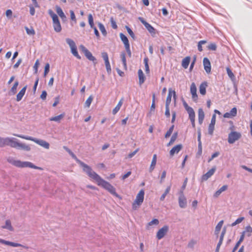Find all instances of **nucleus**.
Returning <instances> with one entry per match:
<instances>
[{"instance_id":"obj_38","label":"nucleus","mask_w":252,"mask_h":252,"mask_svg":"<svg viewBox=\"0 0 252 252\" xmlns=\"http://www.w3.org/2000/svg\"><path fill=\"white\" fill-rule=\"evenodd\" d=\"M148 61L149 59L147 57H146L144 59V63L145 64V71L146 73H149L150 72V69L148 65Z\"/></svg>"},{"instance_id":"obj_19","label":"nucleus","mask_w":252,"mask_h":252,"mask_svg":"<svg viewBox=\"0 0 252 252\" xmlns=\"http://www.w3.org/2000/svg\"><path fill=\"white\" fill-rule=\"evenodd\" d=\"M172 93H173V97L175 99V98H176V93H175V91H172L171 89H169L168 94V96H167V97L166 98V100L165 105L169 106V105H170V104L171 103V101Z\"/></svg>"},{"instance_id":"obj_44","label":"nucleus","mask_w":252,"mask_h":252,"mask_svg":"<svg viewBox=\"0 0 252 252\" xmlns=\"http://www.w3.org/2000/svg\"><path fill=\"white\" fill-rule=\"evenodd\" d=\"M88 21L90 25V27L92 28H94V20H93V17L91 14H90L88 16Z\"/></svg>"},{"instance_id":"obj_16","label":"nucleus","mask_w":252,"mask_h":252,"mask_svg":"<svg viewBox=\"0 0 252 252\" xmlns=\"http://www.w3.org/2000/svg\"><path fill=\"white\" fill-rule=\"evenodd\" d=\"M197 141L198 142V152L197 155L200 156L202 154V143L201 141V130L199 129L197 131Z\"/></svg>"},{"instance_id":"obj_31","label":"nucleus","mask_w":252,"mask_h":252,"mask_svg":"<svg viewBox=\"0 0 252 252\" xmlns=\"http://www.w3.org/2000/svg\"><path fill=\"white\" fill-rule=\"evenodd\" d=\"M227 189V185H224L222 187H221L218 190H217L214 194V196L215 197H218L222 192L225 191Z\"/></svg>"},{"instance_id":"obj_27","label":"nucleus","mask_w":252,"mask_h":252,"mask_svg":"<svg viewBox=\"0 0 252 252\" xmlns=\"http://www.w3.org/2000/svg\"><path fill=\"white\" fill-rule=\"evenodd\" d=\"M138 74L139 84L141 85L144 82L145 77L144 76V74L142 70L140 69L138 70Z\"/></svg>"},{"instance_id":"obj_61","label":"nucleus","mask_w":252,"mask_h":252,"mask_svg":"<svg viewBox=\"0 0 252 252\" xmlns=\"http://www.w3.org/2000/svg\"><path fill=\"white\" fill-rule=\"evenodd\" d=\"M70 13L71 19L72 21H74L75 22H76V19L75 15V14H74L73 11L70 10Z\"/></svg>"},{"instance_id":"obj_57","label":"nucleus","mask_w":252,"mask_h":252,"mask_svg":"<svg viewBox=\"0 0 252 252\" xmlns=\"http://www.w3.org/2000/svg\"><path fill=\"white\" fill-rule=\"evenodd\" d=\"M220 155V153L219 152H216L214 153L211 157L208 159V162H210L212 160H213L214 158L218 157Z\"/></svg>"},{"instance_id":"obj_1","label":"nucleus","mask_w":252,"mask_h":252,"mask_svg":"<svg viewBox=\"0 0 252 252\" xmlns=\"http://www.w3.org/2000/svg\"><path fill=\"white\" fill-rule=\"evenodd\" d=\"M14 138L6 137L2 138L0 143V147H3L5 146H10L12 148L22 149L26 151H30L31 147L25 143H21L14 141Z\"/></svg>"},{"instance_id":"obj_42","label":"nucleus","mask_w":252,"mask_h":252,"mask_svg":"<svg viewBox=\"0 0 252 252\" xmlns=\"http://www.w3.org/2000/svg\"><path fill=\"white\" fill-rule=\"evenodd\" d=\"M214 129L215 125L210 124L208 129V134L210 135H213Z\"/></svg>"},{"instance_id":"obj_3","label":"nucleus","mask_w":252,"mask_h":252,"mask_svg":"<svg viewBox=\"0 0 252 252\" xmlns=\"http://www.w3.org/2000/svg\"><path fill=\"white\" fill-rule=\"evenodd\" d=\"M14 136H15L18 137H20L26 140H31L32 141L34 142L38 145H40V146L43 147L44 148L46 149H49L50 148V144L48 142H46V141L42 140V139H37L31 136H25L21 134H13Z\"/></svg>"},{"instance_id":"obj_36","label":"nucleus","mask_w":252,"mask_h":252,"mask_svg":"<svg viewBox=\"0 0 252 252\" xmlns=\"http://www.w3.org/2000/svg\"><path fill=\"white\" fill-rule=\"evenodd\" d=\"M186 111L188 112V113L189 115V119L192 118H195V115L194 111L193 109H192V108H191V107H188V109H186Z\"/></svg>"},{"instance_id":"obj_21","label":"nucleus","mask_w":252,"mask_h":252,"mask_svg":"<svg viewBox=\"0 0 252 252\" xmlns=\"http://www.w3.org/2000/svg\"><path fill=\"white\" fill-rule=\"evenodd\" d=\"M56 10L57 14L61 17L62 20L65 21L66 20V17L65 14H64L63 12V11L62 8L60 6L57 5L56 6Z\"/></svg>"},{"instance_id":"obj_6","label":"nucleus","mask_w":252,"mask_h":252,"mask_svg":"<svg viewBox=\"0 0 252 252\" xmlns=\"http://www.w3.org/2000/svg\"><path fill=\"white\" fill-rule=\"evenodd\" d=\"M48 14L52 18L54 30L57 32H60L62 27L58 16L51 9L48 10Z\"/></svg>"},{"instance_id":"obj_60","label":"nucleus","mask_w":252,"mask_h":252,"mask_svg":"<svg viewBox=\"0 0 252 252\" xmlns=\"http://www.w3.org/2000/svg\"><path fill=\"white\" fill-rule=\"evenodd\" d=\"M246 233V231H244L242 232L240 238L238 242L241 243L243 241V240L244 239V237H245V235Z\"/></svg>"},{"instance_id":"obj_51","label":"nucleus","mask_w":252,"mask_h":252,"mask_svg":"<svg viewBox=\"0 0 252 252\" xmlns=\"http://www.w3.org/2000/svg\"><path fill=\"white\" fill-rule=\"evenodd\" d=\"M49 69H50V64L48 63H47L46 64V65L45 66L44 72V77H46L47 74L48 73V72H49Z\"/></svg>"},{"instance_id":"obj_55","label":"nucleus","mask_w":252,"mask_h":252,"mask_svg":"<svg viewBox=\"0 0 252 252\" xmlns=\"http://www.w3.org/2000/svg\"><path fill=\"white\" fill-rule=\"evenodd\" d=\"M110 22H111V26L113 28V29H117L118 27L116 24V23L112 17H111L110 18Z\"/></svg>"},{"instance_id":"obj_32","label":"nucleus","mask_w":252,"mask_h":252,"mask_svg":"<svg viewBox=\"0 0 252 252\" xmlns=\"http://www.w3.org/2000/svg\"><path fill=\"white\" fill-rule=\"evenodd\" d=\"M190 58L189 57H187L185 58H184L182 63V66L185 68H187L189 62H190Z\"/></svg>"},{"instance_id":"obj_41","label":"nucleus","mask_w":252,"mask_h":252,"mask_svg":"<svg viewBox=\"0 0 252 252\" xmlns=\"http://www.w3.org/2000/svg\"><path fill=\"white\" fill-rule=\"evenodd\" d=\"M170 190V186L168 187L165 189L164 192L162 194V195L160 197V200L161 201L164 200L165 198L166 195L169 192Z\"/></svg>"},{"instance_id":"obj_5","label":"nucleus","mask_w":252,"mask_h":252,"mask_svg":"<svg viewBox=\"0 0 252 252\" xmlns=\"http://www.w3.org/2000/svg\"><path fill=\"white\" fill-rule=\"evenodd\" d=\"M98 185L102 186L103 188L107 189L113 195L120 197V196L116 193L115 189L110 184L104 180L101 177L97 181Z\"/></svg>"},{"instance_id":"obj_12","label":"nucleus","mask_w":252,"mask_h":252,"mask_svg":"<svg viewBox=\"0 0 252 252\" xmlns=\"http://www.w3.org/2000/svg\"><path fill=\"white\" fill-rule=\"evenodd\" d=\"M179 205L181 208H185L187 206V201L183 190H180L178 198Z\"/></svg>"},{"instance_id":"obj_11","label":"nucleus","mask_w":252,"mask_h":252,"mask_svg":"<svg viewBox=\"0 0 252 252\" xmlns=\"http://www.w3.org/2000/svg\"><path fill=\"white\" fill-rule=\"evenodd\" d=\"M169 231V226L167 225H164L160 228L157 233L156 237L158 240L162 239Z\"/></svg>"},{"instance_id":"obj_49","label":"nucleus","mask_w":252,"mask_h":252,"mask_svg":"<svg viewBox=\"0 0 252 252\" xmlns=\"http://www.w3.org/2000/svg\"><path fill=\"white\" fill-rule=\"evenodd\" d=\"M226 72L227 73L228 76L231 79H233L235 78V76L231 70V69L229 67L226 68Z\"/></svg>"},{"instance_id":"obj_34","label":"nucleus","mask_w":252,"mask_h":252,"mask_svg":"<svg viewBox=\"0 0 252 252\" xmlns=\"http://www.w3.org/2000/svg\"><path fill=\"white\" fill-rule=\"evenodd\" d=\"M64 116V114H61L58 116L50 118V121H55L59 123L60 122L61 120L63 118Z\"/></svg>"},{"instance_id":"obj_30","label":"nucleus","mask_w":252,"mask_h":252,"mask_svg":"<svg viewBox=\"0 0 252 252\" xmlns=\"http://www.w3.org/2000/svg\"><path fill=\"white\" fill-rule=\"evenodd\" d=\"M223 223V221L221 220L218 223V224L215 227V234L217 236V237H218L219 232L222 227Z\"/></svg>"},{"instance_id":"obj_2","label":"nucleus","mask_w":252,"mask_h":252,"mask_svg":"<svg viewBox=\"0 0 252 252\" xmlns=\"http://www.w3.org/2000/svg\"><path fill=\"white\" fill-rule=\"evenodd\" d=\"M7 160L10 163L18 167H30L35 169H42L41 167H38L29 161H21L13 158H9Z\"/></svg>"},{"instance_id":"obj_62","label":"nucleus","mask_w":252,"mask_h":252,"mask_svg":"<svg viewBox=\"0 0 252 252\" xmlns=\"http://www.w3.org/2000/svg\"><path fill=\"white\" fill-rule=\"evenodd\" d=\"M138 151H139V149H137L133 152L129 153L128 155V157L129 158H132L138 152Z\"/></svg>"},{"instance_id":"obj_9","label":"nucleus","mask_w":252,"mask_h":252,"mask_svg":"<svg viewBox=\"0 0 252 252\" xmlns=\"http://www.w3.org/2000/svg\"><path fill=\"white\" fill-rule=\"evenodd\" d=\"M79 48L89 60L93 62L94 64L96 63L95 58L93 56L92 54L84 45H81Z\"/></svg>"},{"instance_id":"obj_45","label":"nucleus","mask_w":252,"mask_h":252,"mask_svg":"<svg viewBox=\"0 0 252 252\" xmlns=\"http://www.w3.org/2000/svg\"><path fill=\"white\" fill-rule=\"evenodd\" d=\"M25 30L28 34L29 35H34L35 34V31L32 28L31 29L28 28V27H25Z\"/></svg>"},{"instance_id":"obj_14","label":"nucleus","mask_w":252,"mask_h":252,"mask_svg":"<svg viewBox=\"0 0 252 252\" xmlns=\"http://www.w3.org/2000/svg\"><path fill=\"white\" fill-rule=\"evenodd\" d=\"M203 63L205 71L207 73H210L211 72V66L209 60L207 58H204Z\"/></svg>"},{"instance_id":"obj_63","label":"nucleus","mask_w":252,"mask_h":252,"mask_svg":"<svg viewBox=\"0 0 252 252\" xmlns=\"http://www.w3.org/2000/svg\"><path fill=\"white\" fill-rule=\"evenodd\" d=\"M120 108H121L117 105V106L112 110L113 114L115 115L120 110Z\"/></svg>"},{"instance_id":"obj_4","label":"nucleus","mask_w":252,"mask_h":252,"mask_svg":"<svg viewBox=\"0 0 252 252\" xmlns=\"http://www.w3.org/2000/svg\"><path fill=\"white\" fill-rule=\"evenodd\" d=\"M78 163H79L80 166L83 167V171L86 173V174L91 178L94 180L95 181H97V180L100 177L97 173L94 172L91 167L88 166L87 164H85L82 161L80 160L78 161Z\"/></svg>"},{"instance_id":"obj_18","label":"nucleus","mask_w":252,"mask_h":252,"mask_svg":"<svg viewBox=\"0 0 252 252\" xmlns=\"http://www.w3.org/2000/svg\"><path fill=\"white\" fill-rule=\"evenodd\" d=\"M190 93L192 94V99L196 101L197 99V95L196 94V87L194 83H192L190 86Z\"/></svg>"},{"instance_id":"obj_25","label":"nucleus","mask_w":252,"mask_h":252,"mask_svg":"<svg viewBox=\"0 0 252 252\" xmlns=\"http://www.w3.org/2000/svg\"><path fill=\"white\" fill-rule=\"evenodd\" d=\"M204 119V113L202 108H199L198 110V123L201 125Z\"/></svg>"},{"instance_id":"obj_35","label":"nucleus","mask_w":252,"mask_h":252,"mask_svg":"<svg viewBox=\"0 0 252 252\" xmlns=\"http://www.w3.org/2000/svg\"><path fill=\"white\" fill-rule=\"evenodd\" d=\"M18 85H19L18 81H15L13 86H12V87L11 88V89L9 93L10 94L13 95L16 94V93L17 92V88Z\"/></svg>"},{"instance_id":"obj_37","label":"nucleus","mask_w":252,"mask_h":252,"mask_svg":"<svg viewBox=\"0 0 252 252\" xmlns=\"http://www.w3.org/2000/svg\"><path fill=\"white\" fill-rule=\"evenodd\" d=\"M177 136H178V133L177 132L174 133L170 139L169 142L167 144V146H170V145H172L175 142L176 139H177Z\"/></svg>"},{"instance_id":"obj_39","label":"nucleus","mask_w":252,"mask_h":252,"mask_svg":"<svg viewBox=\"0 0 252 252\" xmlns=\"http://www.w3.org/2000/svg\"><path fill=\"white\" fill-rule=\"evenodd\" d=\"M98 27H99V29L100 31V32H101L102 34L104 35V36H106V34H107V32L105 29V27L104 26H103V25L100 23H98Z\"/></svg>"},{"instance_id":"obj_33","label":"nucleus","mask_w":252,"mask_h":252,"mask_svg":"<svg viewBox=\"0 0 252 252\" xmlns=\"http://www.w3.org/2000/svg\"><path fill=\"white\" fill-rule=\"evenodd\" d=\"M157 155L155 154L154 155L153 157V159H152V162H151V165H150V172H152L155 168V166L156 165V163H157Z\"/></svg>"},{"instance_id":"obj_10","label":"nucleus","mask_w":252,"mask_h":252,"mask_svg":"<svg viewBox=\"0 0 252 252\" xmlns=\"http://www.w3.org/2000/svg\"><path fill=\"white\" fill-rule=\"evenodd\" d=\"M241 137V134L237 131H232L228 134V142L233 144Z\"/></svg>"},{"instance_id":"obj_24","label":"nucleus","mask_w":252,"mask_h":252,"mask_svg":"<svg viewBox=\"0 0 252 252\" xmlns=\"http://www.w3.org/2000/svg\"><path fill=\"white\" fill-rule=\"evenodd\" d=\"M207 87V83L206 82L202 83L199 86V92L202 95L206 94V89Z\"/></svg>"},{"instance_id":"obj_26","label":"nucleus","mask_w":252,"mask_h":252,"mask_svg":"<svg viewBox=\"0 0 252 252\" xmlns=\"http://www.w3.org/2000/svg\"><path fill=\"white\" fill-rule=\"evenodd\" d=\"M120 37L121 40L124 43L125 47L129 46L128 40L125 34H124L123 33H121L120 34Z\"/></svg>"},{"instance_id":"obj_52","label":"nucleus","mask_w":252,"mask_h":252,"mask_svg":"<svg viewBox=\"0 0 252 252\" xmlns=\"http://www.w3.org/2000/svg\"><path fill=\"white\" fill-rule=\"evenodd\" d=\"M104 62H105V64L106 66V68L107 71L108 73H109L111 71V66H110L109 61H106Z\"/></svg>"},{"instance_id":"obj_64","label":"nucleus","mask_w":252,"mask_h":252,"mask_svg":"<svg viewBox=\"0 0 252 252\" xmlns=\"http://www.w3.org/2000/svg\"><path fill=\"white\" fill-rule=\"evenodd\" d=\"M46 96H47V93H46V92L45 91H42V94L40 95V98L42 100H45L46 99Z\"/></svg>"},{"instance_id":"obj_28","label":"nucleus","mask_w":252,"mask_h":252,"mask_svg":"<svg viewBox=\"0 0 252 252\" xmlns=\"http://www.w3.org/2000/svg\"><path fill=\"white\" fill-rule=\"evenodd\" d=\"M145 28L147 29V30L151 33L152 36H154L156 34V30L155 29L148 23H145Z\"/></svg>"},{"instance_id":"obj_46","label":"nucleus","mask_w":252,"mask_h":252,"mask_svg":"<svg viewBox=\"0 0 252 252\" xmlns=\"http://www.w3.org/2000/svg\"><path fill=\"white\" fill-rule=\"evenodd\" d=\"M174 125H172L169 129V130L167 131V132L166 133L165 135V138H168L169 137L171 134H172L173 131V129H174Z\"/></svg>"},{"instance_id":"obj_58","label":"nucleus","mask_w":252,"mask_h":252,"mask_svg":"<svg viewBox=\"0 0 252 252\" xmlns=\"http://www.w3.org/2000/svg\"><path fill=\"white\" fill-rule=\"evenodd\" d=\"M165 115L167 118H169L170 116V110H169V106H168V105H165Z\"/></svg>"},{"instance_id":"obj_47","label":"nucleus","mask_w":252,"mask_h":252,"mask_svg":"<svg viewBox=\"0 0 252 252\" xmlns=\"http://www.w3.org/2000/svg\"><path fill=\"white\" fill-rule=\"evenodd\" d=\"M207 48L210 50L216 51L217 49V45L214 43H211L208 45Z\"/></svg>"},{"instance_id":"obj_43","label":"nucleus","mask_w":252,"mask_h":252,"mask_svg":"<svg viewBox=\"0 0 252 252\" xmlns=\"http://www.w3.org/2000/svg\"><path fill=\"white\" fill-rule=\"evenodd\" d=\"M93 100V97L92 95L90 96L85 102V107H88V108L90 107Z\"/></svg>"},{"instance_id":"obj_29","label":"nucleus","mask_w":252,"mask_h":252,"mask_svg":"<svg viewBox=\"0 0 252 252\" xmlns=\"http://www.w3.org/2000/svg\"><path fill=\"white\" fill-rule=\"evenodd\" d=\"M63 148L68 153V154L71 156V157L74 159L76 162L78 163L79 161H80V160L76 156V155L68 148H67L66 146H63Z\"/></svg>"},{"instance_id":"obj_50","label":"nucleus","mask_w":252,"mask_h":252,"mask_svg":"<svg viewBox=\"0 0 252 252\" xmlns=\"http://www.w3.org/2000/svg\"><path fill=\"white\" fill-rule=\"evenodd\" d=\"M206 42H207V41L206 40H201V41H199V42L198 43L197 47H198V50L199 51L201 52L203 50L202 47V45L205 44Z\"/></svg>"},{"instance_id":"obj_56","label":"nucleus","mask_w":252,"mask_h":252,"mask_svg":"<svg viewBox=\"0 0 252 252\" xmlns=\"http://www.w3.org/2000/svg\"><path fill=\"white\" fill-rule=\"evenodd\" d=\"M101 57L103 59L104 62L109 61L108 56L106 52H102L101 53Z\"/></svg>"},{"instance_id":"obj_22","label":"nucleus","mask_w":252,"mask_h":252,"mask_svg":"<svg viewBox=\"0 0 252 252\" xmlns=\"http://www.w3.org/2000/svg\"><path fill=\"white\" fill-rule=\"evenodd\" d=\"M27 89V86H25L19 92L16 96V100L17 101H20L24 95Z\"/></svg>"},{"instance_id":"obj_48","label":"nucleus","mask_w":252,"mask_h":252,"mask_svg":"<svg viewBox=\"0 0 252 252\" xmlns=\"http://www.w3.org/2000/svg\"><path fill=\"white\" fill-rule=\"evenodd\" d=\"M196 244V241L194 240H191L188 244V247L190 249H193L194 245Z\"/></svg>"},{"instance_id":"obj_13","label":"nucleus","mask_w":252,"mask_h":252,"mask_svg":"<svg viewBox=\"0 0 252 252\" xmlns=\"http://www.w3.org/2000/svg\"><path fill=\"white\" fill-rule=\"evenodd\" d=\"M216 170L215 166L213 167L212 169L209 170L206 174L202 175L201 180L202 181H207L209 178H210L215 173Z\"/></svg>"},{"instance_id":"obj_7","label":"nucleus","mask_w":252,"mask_h":252,"mask_svg":"<svg viewBox=\"0 0 252 252\" xmlns=\"http://www.w3.org/2000/svg\"><path fill=\"white\" fill-rule=\"evenodd\" d=\"M144 190L141 189L137 194L136 199L132 204V207L133 210H137L142 204L144 200Z\"/></svg>"},{"instance_id":"obj_23","label":"nucleus","mask_w":252,"mask_h":252,"mask_svg":"<svg viewBox=\"0 0 252 252\" xmlns=\"http://www.w3.org/2000/svg\"><path fill=\"white\" fill-rule=\"evenodd\" d=\"M1 228L3 229H7L10 231H13L14 230V228L11 225V221L9 220H7L5 221V225H2Z\"/></svg>"},{"instance_id":"obj_17","label":"nucleus","mask_w":252,"mask_h":252,"mask_svg":"<svg viewBox=\"0 0 252 252\" xmlns=\"http://www.w3.org/2000/svg\"><path fill=\"white\" fill-rule=\"evenodd\" d=\"M237 115V108L233 107L229 112H226L223 115V117L226 118H232Z\"/></svg>"},{"instance_id":"obj_40","label":"nucleus","mask_w":252,"mask_h":252,"mask_svg":"<svg viewBox=\"0 0 252 252\" xmlns=\"http://www.w3.org/2000/svg\"><path fill=\"white\" fill-rule=\"evenodd\" d=\"M121 58L125 69H126V54L124 52L121 53Z\"/></svg>"},{"instance_id":"obj_20","label":"nucleus","mask_w":252,"mask_h":252,"mask_svg":"<svg viewBox=\"0 0 252 252\" xmlns=\"http://www.w3.org/2000/svg\"><path fill=\"white\" fill-rule=\"evenodd\" d=\"M182 148L181 144L177 145L172 148L170 151V155L173 156L175 154H178Z\"/></svg>"},{"instance_id":"obj_15","label":"nucleus","mask_w":252,"mask_h":252,"mask_svg":"<svg viewBox=\"0 0 252 252\" xmlns=\"http://www.w3.org/2000/svg\"><path fill=\"white\" fill-rule=\"evenodd\" d=\"M0 243L2 244L10 246H12L13 247H23L24 248L25 247V246H23L22 245H21L20 244L6 241V240L2 239L1 238H0Z\"/></svg>"},{"instance_id":"obj_8","label":"nucleus","mask_w":252,"mask_h":252,"mask_svg":"<svg viewBox=\"0 0 252 252\" xmlns=\"http://www.w3.org/2000/svg\"><path fill=\"white\" fill-rule=\"evenodd\" d=\"M66 42L69 46L72 55L78 59H81V56L77 52V47L74 41L70 38H66Z\"/></svg>"},{"instance_id":"obj_54","label":"nucleus","mask_w":252,"mask_h":252,"mask_svg":"<svg viewBox=\"0 0 252 252\" xmlns=\"http://www.w3.org/2000/svg\"><path fill=\"white\" fill-rule=\"evenodd\" d=\"M126 29L127 30V32L129 33V34L130 35V36L133 38L135 39V35L132 32V31L127 26H126Z\"/></svg>"},{"instance_id":"obj_59","label":"nucleus","mask_w":252,"mask_h":252,"mask_svg":"<svg viewBox=\"0 0 252 252\" xmlns=\"http://www.w3.org/2000/svg\"><path fill=\"white\" fill-rule=\"evenodd\" d=\"M159 223V221L158 219H155L153 220L152 221H150L148 223L149 225H152L154 224L157 225Z\"/></svg>"},{"instance_id":"obj_53","label":"nucleus","mask_w":252,"mask_h":252,"mask_svg":"<svg viewBox=\"0 0 252 252\" xmlns=\"http://www.w3.org/2000/svg\"><path fill=\"white\" fill-rule=\"evenodd\" d=\"M39 65V60H37L33 66V69L34 70V73L36 74L38 71V68Z\"/></svg>"}]
</instances>
